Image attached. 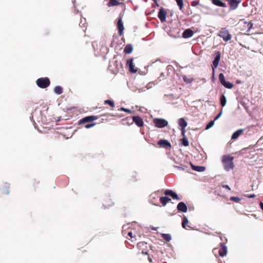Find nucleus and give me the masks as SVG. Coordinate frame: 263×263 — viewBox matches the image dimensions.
<instances>
[{
	"label": "nucleus",
	"instance_id": "nucleus-1",
	"mask_svg": "<svg viewBox=\"0 0 263 263\" xmlns=\"http://www.w3.org/2000/svg\"><path fill=\"white\" fill-rule=\"evenodd\" d=\"M98 119L97 116H89L84 117L79 121V124H83L88 123L85 125L86 128H90L96 125V123L92 122L93 121Z\"/></svg>",
	"mask_w": 263,
	"mask_h": 263
},
{
	"label": "nucleus",
	"instance_id": "nucleus-2",
	"mask_svg": "<svg viewBox=\"0 0 263 263\" xmlns=\"http://www.w3.org/2000/svg\"><path fill=\"white\" fill-rule=\"evenodd\" d=\"M234 157L230 155H224L222 157V163L224 167V169L227 171L233 169L234 167V165L233 162Z\"/></svg>",
	"mask_w": 263,
	"mask_h": 263
},
{
	"label": "nucleus",
	"instance_id": "nucleus-3",
	"mask_svg": "<svg viewBox=\"0 0 263 263\" xmlns=\"http://www.w3.org/2000/svg\"><path fill=\"white\" fill-rule=\"evenodd\" d=\"M36 85L41 88H46L50 84V81L47 77L40 78L36 81Z\"/></svg>",
	"mask_w": 263,
	"mask_h": 263
},
{
	"label": "nucleus",
	"instance_id": "nucleus-4",
	"mask_svg": "<svg viewBox=\"0 0 263 263\" xmlns=\"http://www.w3.org/2000/svg\"><path fill=\"white\" fill-rule=\"evenodd\" d=\"M218 35L226 42L230 41L232 37V35L229 33L228 30L225 28H221Z\"/></svg>",
	"mask_w": 263,
	"mask_h": 263
},
{
	"label": "nucleus",
	"instance_id": "nucleus-5",
	"mask_svg": "<svg viewBox=\"0 0 263 263\" xmlns=\"http://www.w3.org/2000/svg\"><path fill=\"white\" fill-rule=\"evenodd\" d=\"M155 126L158 128H163L166 126L168 122L166 120L162 118H155L153 120Z\"/></svg>",
	"mask_w": 263,
	"mask_h": 263
},
{
	"label": "nucleus",
	"instance_id": "nucleus-6",
	"mask_svg": "<svg viewBox=\"0 0 263 263\" xmlns=\"http://www.w3.org/2000/svg\"><path fill=\"white\" fill-rule=\"evenodd\" d=\"M137 247L139 250L141 251V253L145 255L148 254V246L147 243L145 242H140L137 244Z\"/></svg>",
	"mask_w": 263,
	"mask_h": 263
},
{
	"label": "nucleus",
	"instance_id": "nucleus-7",
	"mask_svg": "<svg viewBox=\"0 0 263 263\" xmlns=\"http://www.w3.org/2000/svg\"><path fill=\"white\" fill-rule=\"evenodd\" d=\"M224 240L222 242L220 243V248L219 250V254L220 256L223 257L227 253V248L225 245V243L227 241V239L224 237Z\"/></svg>",
	"mask_w": 263,
	"mask_h": 263
},
{
	"label": "nucleus",
	"instance_id": "nucleus-8",
	"mask_svg": "<svg viewBox=\"0 0 263 263\" xmlns=\"http://www.w3.org/2000/svg\"><path fill=\"white\" fill-rule=\"evenodd\" d=\"M178 124L181 127V135L182 136H184V134L185 133V128L187 125V122L184 118H180L178 121Z\"/></svg>",
	"mask_w": 263,
	"mask_h": 263
},
{
	"label": "nucleus",
	"instance_id": "nucleus-9",
	"mask_svg": "<svg viewBox=\"0 0 263 263\" xmlns=\"http://www.w3.org/2000/svg\"><path fill=\"white\" fill-rule=\"evenodd\" d=\"M166 10L163 7H161L158 12V17L161 23H164L166 21Z\"/></svg>",
	"mask_w": 263,
	"mask_h": 263
},
{
	"label": "nucleus",
	"instance_id": "nucleus-10",
	"mask_svg": "<svg viewBox=\"0 0 263 263\" xmlns=\"http://www.w3.org/2000/svg\"><path fill=\"white\" fill-rule=\"evenodd\" d=\"M117 28L119 31V34L120 36H122L123 34L124 26L122 20V17L120 16L118 19L117 22Z\"/></svg>",
	"mask_w": 263,
	"mask_h": 263
},
{
	"label": "nucleus",
	"instance_id": "nucleus-11",
	"mask_svg": "<svg viewBox=\"0 0 263 263\" xmlns=\"http://www.w3.org/2000/svg\"><path fill=\"white\" fill-rule=\"evenodd\" d=\"M157 144L159 145V147H163L165 148H171V144L169 141L166 140L162 139L158 141Z\"/></svg>",
	"mask_w": 263,
	"mask_h": 263
},
{
	"label": "nucleus",
	"instance_id": "nucleus-12",
	"mask_svg": "<svg viewBox=\"0 0 263 263\" xmlns=\"http://www.w3.org/2000/svg\"><path fill=\"white\" fill-rule=\"evenodd\" d=\"M112 66L115 67V68L112 71L114 72L117 73L121 69H122V64L121 62L118 61V60H115L112 62Z\"/></svg>",
	"mask_w": 263,
	"mask_h": 263
},
{
	"label": "nucleus",
	"instance_id": "nucleus-13",
	"mask_svg": "<svg viewBox=\"0 0 263 263\" xmlns=\"http://www.w3.org/2000/svg\"><path fill=\"white\" fill-rule=\"evenodd\" d=\"M227 1L228 2L231 9L232 10L236 9L238 5L241 3L240 0H227Z\"/></svg>",
	"mask_w": 263,
	"mask_h": 263
},
{
	"label": "nucleus",
	"instance_id": "nucleus-14",
	"mask_svg": "<svg viewBox=\"0 0 263 263\" xmlns=\"http://www.w3.org/2000/svg\"><path fill=\"white\" fill-rule=\"evenodd\" d=\"M126 66L129 68V70L130 72L135 73L137 71V70L135 68L132 58L127 61Z\"/></svg>",
	"mask_w": 263,
	"mask_h": 263
},
{
	"label": "nucleus",
	"instance_id": "nucleus-15",
	"mask_svg": "<svg viewBox=\"0 0 263 263\" xmlns=\"http://www.w3.org/2000/svg\"><path fill=\"white\" fill-rule=\"evenodd\" d=\"M133 120L138 127H142L144 125L143 119L139 116H133Z\"/></svg>",
	"mask_w": 263,
	"mask_h": 263
},
{
	"label": "nucleus",
	"instance_id": "nucleus-16",
	"mask_svg": "<svg viewBox=\"0 0 263 263\" xmlns=\"http://www.w3.org/2000/svg\"><path fill=\"white\" fill-rule=\"evenodd\" d=\"M164 194L166 196H170L174 199L179 200L180 199L178 197L177 194L171 190H166L164 191Z\"/></svg>",
	"mask_w": 263,
	"mask_h": 263
},
{
	"label": "nucleus",
	"instance_id": "nucleus-17",
	"mask_svg": "<svg viewBox=\"0 0 263 263\" xmlns=\"http://www.w3.org/2000/svg\"><path fill=\"white\" fill-rule=\"evenodd\" d=\"M242 28L241 30H246L247 32L250 31L253 26V24L250 22H244L242 25Z\"/></svg>",
	"mask_w": 263,
	"mask_h": 263
},
{
	"label": "nucleus",
	"instance_id": "nucleus-18",
	"mask_svg": "<svg viewBox=\"0 0 263 263\" xmlns=\"http://www.w3.org/2000/svg\"><path fill=\"white\" fill-rule=\"evenodd\" d=\"M243 132H244L243 129H238L237 130H236L233 134V135L231 137V139L232 140L237 139L241 135H242L243 134Z\"/></svg>",
	"mask_w": 263,
	"mask_h": 263
},
{
	"label": "nucleus",
	"instance_id": "nucleus-19",
	"mask_svg": "<svg viewBox=\"0 0 263 263\" xmlns=\"http://www.w3.org/2000/svg\"><path fill=\"white\" fill-rule=\"evenodd\" d=\"M177 209L178 211L186 212L187 210L186 205L183 202H180L177 205Z\"/></svg>",
	"mask_w": 263,
	"mask_h": 263
},
{
	"label": "nucleus",
	"instance_id": "nucleus-20",
	"mask_svg": "<svg viewBox=\"0 0 263 263\" xmlns=\"http://www.w3.org/2000/svg\"><path fill=\"white\" fill-rule=\"evenodd\" d=\"M194 34V32L190 29H186L182 33V37L186 39L192 36Z\"/></svg>",
	"mask_w": 263,
	"mask_h": 263
},
{
	"label": "nucleus",
	"instance_id": "nucleus-21",
	"mask_svg": "<svg viewBox=\"0 0 263 263\" xmlns=\"http://www.w3.org/2000/svg\"><path fill=\"white\" fill-rule=\"evenodd\" d=\"M133 51V45L130 44H128L125 46L124 48V52L126 54H130Z\"/></svg>",
	"mask_w": 263,
	"mask_h": 263
},
{
	"label": "nucleus",
	"instance_id": "nucleus-22",
	"mask_svg": "<svg viewBox=\"0 0 263 263\" xmlns=\"http://www.w3.org/2000/svg\"><path fill=\"white\" fill-rule=\"evenodd\" d=\"M122 4L124 5L123 3H120L117 0H109V2L107 4V6L109 7L116 6Z\"/></svg>",
	"mask_w": 263,
	"mask_h": 263
},
{
	"label": "nucleus",
	"instance_id": "nucleus-23",
	"mask_svg": "<svg viewBox=\"0 0 263 263\" xmlns=\"http://www.w3.org/2000/svg\"><path fill=\"white\" fill-rule=\"evenodd\" d=\"M215 68H216L218 64L220 59L221 53L219 51H218L215 53Z\"/></svg>",
	"mask_w": 263,
	"mask_h": 263
},
{
	"label": "nucleus",
	"instance_id": "nucleus-24",
	"mask_svg": "<svg viewBox=\"0 0 263 263\" xmlns=\"http://www.w3.org/2000/svg\"><path fill=\"white\" fill-rule=\"evenodd\" d=\"M171 199L167 197H161L160 198V202L163 206H165Z\"/></svg>",
	"mask_w": 263,
	"mask_h": 263
},
{
	"label": "nucleus",
	"instance_id": "nucleus-25",
	"mask_svg": "<svg viewBox=\"0 0 263 263\" xmlns=\"http://www.w3.org/2000/svg\"><path fill=\"white\" fill-rule=\"evenodd\" d=\"M191 164V167L192 168L196 171H197V172H203L205 170V167L204 166H195L194 165H193L192 163H190Z\"/></svg>",
	"mask_w": 263,
	"mask_h": 263
},
{
	"label": "nucleus",
	"instance_id": "nucleus-26",
	"mask_svg": "<svg viewBox=\"0 0 263 263\" xmlns=\"http://www.w3.org/2000/svg\"><path fill=\"white\" fill-rule=\"evenodd\" d=\"M113 204L114 202L110 199H106L103 202V205L105 208H109Z\"/></svg>",
	"mask_w": 263,
	"mask_h": 263
},
{
	"label": "nucleus",
	"instance_id": "nucleus-27",
	"mask_svg": "<svg viewBox=\"0 0 263 263\" xmlns=\"http://www.w3.org/2000/svg\"><path fill=\"white\" fill-rule=\"evenodd\" d=\"M10 193V187L8 184H5L3 189V193L4 194H8Z\"/></svg>",
	"mask_w": 263,
	"mask_h": 263
},
{
	"label": "nucleus",
	"instance_id": "nucleus-28",
	"mask_svg": "<svg viewBox=\"0 0 263 263\" xmlns=\"http://www.w3.org/2000/svg\"><path fill=\"white\" fill-rule=\"evenodd\" d=\"M215 5L221 7H226L227 5L226 3H223L220 0H215Z\"/></svg>",
	"mask_w": 263,
	"mask_h": 263
},
{
	"label": "nucleus",
	"instance_id": "nucleus-29",
	"mask_svg": "<svg viewBox=\"0 0 263 263\" xmlns=\"http://www.w3.org/2000/svg\"><path fill=\"white\" fill-rule=\"evenodd\" d=\"M220 101L221 105L222 107L224 106L227 103V99H226V97L223 95H222L220 96Z\"/></svg>",
	"mask_w": 263,
	"mask_h": 263
},
{
	"label": "nucleus",
	"instance_id": "nucleus-30",
	"mask_svg": "<svg viewBox=\"0 0 263 263\" xmlns=\"http://www.w3.org/2000/svg\"><path fill=\"white\" fill-rule=\"evenodd\" d=\"M54 91L58 95H60L63 92V88L60 86H57L54 87Z\"/></svg>",
	"mask_w": 263,
	"mask_h": 263
},
{
	"label": "nucleus",
	"instance_id": "nucleus-31",
	"mask_svg": "<svg viewBox=\"0 0 263 263\" xmlns=\"http://www.w3.org/2000/svg\"><path fill=\"white\" fill-rule=\"evenodd\" d=\"M161 237L166 241H170L171 240V236L169 234H162Z\"/></svg>",
	"mask_w": 263,
	"mask_h": 263
},
{
	"label": "nucleus",
	"instance_id": "nucleus-32",
	"mask_svg": "<svg viewBox=\"0 0 263 263\" xmlns=\"http://www.w3.org/2000/svg\"><path fill=\"white\" fill-rule=\"evenodd\" d=\"M225 87L227 88H229V89H231L233 88V87L234 86V85L233 83H230L229 82H227V81H225V82H223L222 84Z\"/></svg>",
	"mask_w": 263,
	"mask_h": 263
},
{
	"label": "nucleus",
	"instance_id": "nucleus-33",
	"mask_svg": "<svg viewBox=\"0 0 263 263\" xmlns=\"http://www.w3.org/2000/svg\"><path fill=\"white\" fill-rule=\"evenodd\" d=\"M181 143L183 146H189V143L188 140L185 136H183V138H182L181 140Z\"/></svg>",
	"mask_w": 263,
	"mask_h": 263
},
{
	"label": "nucleus",
	"instance_id": "nucleus-34",
	"mask_svg": "<svg viewBox=\"0 0 263 263\" xmlns=\"http://www.w3.org/2000/svg\"><path fill=\"white\" fill-rule=\"evenodd\" d=\"M189 221L187 219V218L185 216H183V220L182 222V226L184 229H187L186 227V224L188 223Z\"/></svg>",
	"mask_w": 263,
	"mask_h": 263
},
{
	"label": "nucleus",
	"instance_id": "nucleus-35",
	"mask_svg": "<svg viewBox=\"0 0 263 263\" xmlns=\"http://www.w3.org/2000/svg\"><path fill=\"white\" fill-rule=\"evenodd\" d=\"M183 79L184 81L187 84L192 83V81H193V79L192 78H188L185 76L183 77Z\"/></svg>",
	"mask_w": 263,
	"mask_h": 263
},
{
	"label": "nucleus",
	"instance_id": "nucleus-36",
	"mask_svg": "<svg viewBox=\"0 0 263 263\" xmlns=\"http://www.w3.org/2000/svg\"><path fill=\"white\" fill-rule=\"evenodd\" d=\"M104 104H108L111 107H114L115 106V103L111 100H106L104 101Z\"/></svg>",
	"mask_w": 263,
	"mask_h": 263
},
{
	"label": "nucleus",
	"instance_id": "nucleus-37",
	"mask_svg": "<svg viewBox=\"0 0 263 263\" xmlns=\"http://www.w3.org/2000/svg\"><path fill=\"white\" fill-rule=\"evenodd\" d=\"M176 3H177L178 6L179 7V9L180 10H182V9L183 7V0H176Z\"/></svg>",
	"mask_w": 263,
	"mask_h": 263
},
{
	"label": "nucleus",
	"instance_id": "nucleus-38",
	"mask_svg": "<svg viewBox=\"0 0 263 263\" xmlns=\"http://www.w3.org/2000/svg\"><path fill=\"white\" fill-rule=\"evenodd\" d=\"M219 79L221 84H222L223 82H225V81H226L225 79H224V76L223 74V73H221L219 75Z\"/></svg>",
	"mask_w": 263,
	"mask_h": 263
},
{
	"label": "nucleus",
	"instance_id": "nucleus-39",
	"mask_svg": "<svg viewBox=\"0 0 263 263\" xmlns=\"http://www.w3.org/2000/svg\"><path fill=\"white\" fill-rule=\"evenodd\" d=\"M230 200L235 202H239L240 201V199L237 197H230Z\"/></svg>",
	"mask_w": 263,
	"mask_h": 263
},
{
	"label": "nucleus",
	"instance_id": "nucleus-40",
	"mask_svg": "<svg viewBox=\"0 0 263 263\" xmlns=\"http://www.w3.org/2000/svg\"><path fill=\"white\" fill-rule=\"evenodd\" d=\"M214 125V120L211 121L208 124L206 125L205 129H208L212 127Z\"/></svg>",
	"mask_w": 263,
	"mask_h": 263
},
{
	"label": "nucleus",
	"instance_id": "nucleus-41",
	"mask_svg": "<svg viewBox=\"0 0 263 263\" xmlns=\"http://www.w3.org/2000/svg\"><path fill=\"white\" fill-rule=\"evenodd\" d=\"M120 110H122V111H124L127 112H128L129 114L132 113V111L131 110H130L129 109H128V108H124V107H121V108H120Z\"/></svg>",
	"mask_w": 263,
	"mask_h": 263
},
{
	"label": "nucleus",
	"instance_id": "nucleus-42",
	"mask_svg": "<svg viewBox=\"0 0 263 263\" xmlns=\"http://www.w3.org/2000/svg\"><path fill=\"white\" fill-rule=\"evenodd\" d=\"M211 67L212 69V74L211 79L212 81H214V61L212 62V64H211Z\"/></svg>",
	"mask_w": 263,
	"mask_h": 263
},
{
	"label": "nucleus",
	"instance_id": "nucleus-43",
	"mask_svg": "<svg viewBox=\"0 0 263 263\" xmlns=\"http://www.w3.org/2000/svg\"><path fill=\"white\" fill-rule=\"evenodd\" d=\"M175 167L179 170L183 171L185 170L184 166H183L182 165H181L180 166H175Z\"/></svg>",
	"mask_w": 263,
	"mask_h": 263
},
{
	"label": "nucleus",
	"instance_id": "nucleus-44",
	"mask_svg": "<svg viewBox=\"0 0 263 263\" xmlns=\"http://www.w3.org/2000/svg\"><path fill=\"white\" fill-rule=\"evenodd\" d=\"M127 236H128L130 238H133V233L131 231H128L127 232Z\"/></svg>",
	"mask_w": 263,
	"mask_h": 263
},
{
	"label": "nucleus",
	"instance_id": "nucleus-45",
	"mask_svg": "<svg viewBox=\"0 0 263 263\" xmlns=\"http://www.w3.org/2000/svg\"><path fill=\"white\" fill-rule=\"evenodd\" d=\"M255 196H256V195L254 194L246 196V197H247L248 198H254Z\"/></svg>",
	"mask_w": 263,
	"mask_h": 263
},
{
	"label": "nucleus",
	"instance_id": "nucleus-46",
	"mask_svg": "<svg viewBox=\"0 0 263 263\" xmlns=\"http://www.w3.org/2000/svg\"><path fill=\"white\" fill-rule=\"evenodd\" d=\"M221 113H222V111H221V112L217 116L215 117V121H216V120H217L219 118V117L220 116Z\"/></svg>",
	"mask_w": 263,
	"mask_h": 263
},
{
	"label": "nucleus",
	"instance_id": "nucleus-47",
	"mask_svg": "<svg viewBox=\"0 0 263 263\" xmlns=\"http://www.w3.org/2000/svg\"><path fill=\"white\" fill-rule=\"evenodd\" d=\"M223 187L224 188H226L227 189H228L229 191L231 190L230 187L228 185H223Z\"/></svg>",
	"mask_w": 263,
	"mask_h": 263
},
{
	"label": "nucleus",
	"instance_id": "nucleus-48",
	"mask_svg": "<svg viewBox=\"0 0 263 263\" xmlns=\"http://www.w3.org/2000/svg\"><path fill=\"white\" fill-rule=\"evenodd\" d=\"M259 205H260V207L261 208V209L263 211V202H260L259 203Z\"/></svg>",
	"mask_w": 263,
	"mask_h": 263
},
{
	"label": "nucleus",
	"instance_id": "nucleus-49",
	"mask_svg": "<svg viewBox=\"0 0 263 263\" xmlns=\"http://www.w3.org/2000/svg\"><path fill=\"white\" fill-rule=\"evenodd\" d=\"M153 195H151V196H152ZM155 197H152V199H151V202L153 203V199H155Z\"/></svg>",
	"mask_w": 263,
	"mask_h": 263
},
{
	"label": "nucleus",
	"instance_id": "nucleus-50",
	"mask_svg": "<svg viewBox=\"0 0 263 263\" xmlns=\"http://www.w3.org/2000/svg\"><path fill=\"white\" fill-rule=\"evenodd\" d=\"M156 4L157 6H159V4L157 3V0H153Z\"/></svg>",
	"mask_w": 263,
	"mask_h": 263
},
{
	"label": "nucleus",
	"instance_id": "nucleus-51",
	"mask_svg": "<svg viewBox=\"0 0 263 263\" xmlns=\"http://www.w3.org/2000/svg\"><path fill=\"white\" fill-rule=\"evenodd\" d=\"M148 260H149V261L150 262H152V258H151L149 256H148Z\"/></svg>",
	"mask_w": 263,
	"mask_h": 263
},
{
	"label": "nucleus",
	"instance_id": "nucleus-52",
	"mask_svg": "<svg viewBox=\"0 0 263 263\" xmlns=\"http://www.w3.org/2000/svg\"><path fill=\"white\" fill-rule=\"evenodd\" d=\"M164 77V73H161V74H160V77H159V78H160V77Z\"/></svg>",
	"mask_w": 263,
	"mask_h": 263
},
{
	"label": "nucleus",
	"instance_id": "nucleus-53",
	"mask_svg": "<svg viewBox=\"0 0 263 263\" xmlns=\"http://www.w3.org/2000/svg\"><path fill=\"white\" fill-rule=\"evenodd\" d=\"M123 234L124 235H125L126 234V232L125 231H123Z\"/></svg>",
	"mask_w": 263,
	"mask_h": 263
},
{
	"label": "nucleus",
	"instance_id": "nucleus-54",
	"mask_svg": "<svg viewBox=\"0 0 263 263\" xmlns=\"http://www.w3.org/2000/svg\"><path fill=\"white\" fill-rule=\"evenodd\" d=\"M211 2L213 4H214V2H215V0H211Z\"/></svg>",
	"mask_w": 263,
	"mask_h": 263
},
{
	"label": "nucleus",
	"instance_id": "nucleus-55",
	"mask_svg": "<svg viewBox=\"0 0 263 263\" xmlns=\"http://www.w3.org/2000/svg\"><path fill=\"white\" fill-rule=\"evenodd\" d=\"M211 2L213 4H214V2H215V0H211Z\"/></svg>",
	"mask_w": 263,
	"mask_h": 263
}]
</instances>
